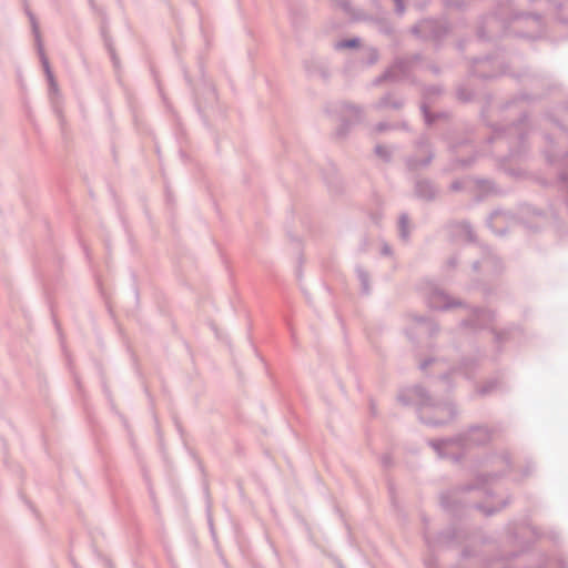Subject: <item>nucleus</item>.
<instances>
[{"label": "nucleus", "instance_id": "nucleus-1", "mask_svg": "<svg viewBox=\"0 0 568 568\" xmlns=\"http://www.w3.org/2000/svg\"><path fill=\"white\" fill-rule=\"evenodd\" d=\"M396 1L398 2L399 0H396Z\"/></svg>", "mask_w": 568, "mask_h": 568}]
</instances>
